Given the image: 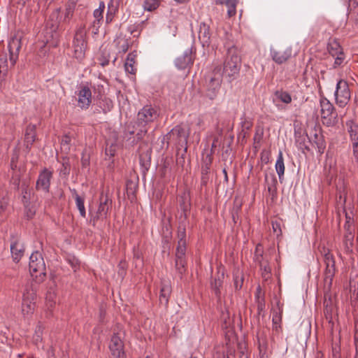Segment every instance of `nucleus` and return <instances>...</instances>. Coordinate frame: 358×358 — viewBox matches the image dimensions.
I'll return each mask as SVG.
<instances>
[{"instance_id":"obj_1","label":"nucleus","mask_w":358,"mask_h":358,"mask_svg":"<svg viewBox=\"0 0 358 358\" xmlns=\"http://www.w3.org/2000/svg\"><path fill=\"white\" fill-rule=\"evenodd\" d=\"M241 67V58L239 50L235 45L228 47L223 70L222 71V75L224 74L228 80L231 82L239 75Z\"/></svg>"},{"instance_id":"obj_2","label":"nucleus","mask_w":358,"mask_h":358,"mask_svg":"<svg viewBox=\"0 0 358 358\" xmlns=\"http://www.w3.org/2000/svg\"><path fill=\"white\" fill-rule=\"evenodd\" d=\"M159 115V110L151 105H146L138 111L136 121L138 126L141 127L136 134L138 138H141L148 132L147 126L157 120Z\"/></svg>"},{"instance_id":"obj_3","label":"nucleus","mask_w":358,"mask_h":358,"mask_svg":"<svg viewBox=\"0 0 358 358\" xmlns=\"http://www.w3.org/2000/svg\"><path fill=\"white\" fill-rule=\"evenodd\" d=\"M222 73L221 66H214L212 72L206 76V96L210 100L215 99L221 87Z\"/></svg>"},{"instance_id":"obj_4","label":"nucleus","mask_w":358,"mask_h":358,"mask_svg":"<svg viewBox=\"0 0 358 358\" xmlns=\"http://www.w3.org/2000/svg\"><path fill=\"white\" fill-rule=\"evenodd\" d=\"M73 56L78 62H82L85 57L87 48V34L85 26H78L75 31L72 41Z\"/></svg>"},{"instance_id":"obj_5","label":"nucleus","mask_w":358,"mask_h":358,"mask_svg":"<svg viewBox=\"0 0 358 358\" xmlns=\"http://www.w3.org/2000/svg\"><path fill=\"white\" fill-rule=\"evenodd\" d=\"M29 272L35 280L41 282L43 281L46 275V267L42 255L38 252H34L29 257Z\"/></svg>"},{"instance_id":"obj_6","label":"nucleus","mask_w":358,"mask_h":358,"mask_svg":"<svg viewBox=\"0 0 358 358\" xmlns=\"http://www.w3.org/2000/svg\"><path fill=\"white\" fill-rule=\"evenodd\" d=\"M36 294L32 287L27 285H26L23 294L21 311L24 318L30 317L34 312L36 306Z\"/></svg>"},{"instance_id":"obj_7","label":"nucleus","mask_w":358,"mask_h":358,"mask_svg":"<svg viewBox=\"0 0 358 358\" xmlns=\"http://www.w3.org/2000/svg\"><path fill=\"white\" fill-rule=\"evenodd\" d=\"M112 208V200L107 196L101 195L99 204L97 210L94 213H91V222L95 226L99 220H103L108 218L110 214V210Z\"/></svg>"},{"instance_id":"obj_8","label":"nucleus","mask_w":358,"mask_h":358,"mask_svg":"<svg viewBox=\"0 0 358 358\" xmlns=\"http://www.w3.org/2000/svg\"><path fill=\"white\" fill-rule=\"evenodd\" d=\"M334 96L336 103L339 107L344 108L348 103L351 92L345 80L341 79L337 82Z\"/></svg>"},{"instance_id":"obj_9","label":"nucleus","mask_w":358,"mask_h":358,"mask_svg":"<svg viewBox=\"0 0 358 358\" xmlns=\"http://www.w3.org/2000/svg\"><path fill=\"white\" fill-rule=\"evenodd\" d=\"M196 56V48L192 45L186 49L184 52L176 58L175 65L179 70L190 69L194 64Z\"/></svg>"},{"instance_id":"obj_10","label":"nucleus","mask_w":358,"mask_h":358,"mask_svg":"<svg viewBox=\"0 0 358 358\" xmlns=\"http://www.w3.org/2000/svg\"><path fill=\"white\" fill-rule=\"evenodd\" d=\"M188 136L189 134L184 127L180 125H177L173 128L164 138L167 141L168 143H174L176 144H180L182 142L186 143Z\"/></svg>"},{"instance_id":"obj_11","label":"nucleus","mask_w":358,"mask_h":358,"mask_svg":"<svg viewBox=\"0 0 358 358\" xmlns=\"http://www.w3.org/2000/svg\"><path fill=\"white\" fill-rule=\"evenodd\" d=\"M321 107V116L324 120V124L331 125L332 124L333 118H335L336 115L335 108L333 104L325 97L320 99Z\"/></svg>"},{"instance_id":"obj_12","label":"nucleus","mask_w":358,"mask_h":358,"mask_svg":"<svg viewBox=\"0 0 358 358\" xmlns=\"http://www.w3.org/2000/svg\"><path fill=\"white\" fill-rule=\"evenodd\" d=\"M52 171L48 169H43L38 174L36 189L38 191H43L45 193H49L50 188V181L52 178Z\"/></svg>"},{"instance_id":"obj_13","label":"nucleus","mask_w":358,"mask_h":358,"mask_svg":"<svg viewBox=\"0 0 358 358\" xmlns=\"http://www.w3.org/2000/svg\"><path fill=\"white\" fill-rule=\"evenodd\" d=\"M109 348L113 358L126 357L123 342L121 338L116 334H114L110 338Z\"/></svg>"},{"instance_id":"obj_14","label":"nucleus","mask_w":358,"mask_h":358,"mask_svg":"<svg viewBox=\"0 0 358 358\" xmlns=\"http://www.w3.org/2000/svg\"><path fill=\"white\" fill-rule=\"evenodd\" d=\"M77 95L78 107L87 109L92 103L91 89L87 85L81 86Z\"/></svg>"},{"instance_id":"obj_15","label":"nucleus","mask_w":358,"mask_h":358,"mask_svg":"<svg viewBox=\"0 0 358 358\" xmlns=\"http://www.w3.org/2000/svg\"><path fill=\"white\" fill-rule=\"evenodd\" d=\"M21 48V41L19 38H12L8 44L9 51V59L12 66H14L18 59L19 52Z\"/></svg>"},{"instance_id":"obj_16","label":"nucleus","mask_w":358,"mask_h":358,"mask_svg":"<svg viewBox=\"0 0 358 358\" xmlns=\"http://www.w3.org/2000/svg\"><path fill=\"white\" fill-rule=\"evenodd\" d=\"M199 39L203 47H208L210 44L212 33L209 24L201 22L199 28Z\"/></svg>"},{"instance_id":"obj_17","label":"nucleus","mask_w":358,"mask_h":358,"mask_svg":"<svg viewBox=\"0 0 358 358\" xmlns=\"http://www.w3.org/2000/svg\"><path fill=\"white\" fill-rule=\"evenodd\" d=\"M346 219L347 221L344 226L346 232L343 238V245L345 252L347 253H350L352 251L354 235L352 234L351 227L349 224V220L350 218L346 216Z\"/></svg>"},{"instance_id":"obj_18","label":"nucleus","mask_w":358,"mask_h":358,"mask_svg":"<svg viewBox=\"0 0 358 358\" xmlns=\"http://www.w3.org/2000/svg\"><path fill=\"white\" fill-rule=\"evenodd\" d=\"M271 55L275 62L281 64L292 57V49L286 48L283 50H271Z\"/></svg>"},{"instance_id":"obj_19","label":"nucleus","mask_w":358,"mask_h":358,"mask_svg":"<svg viewBox=\"0 0 358 358\" xmlns=\"http://www.w3.org/2000/svg\"><path fill=\"white\" fill-rule=\"evenodd\" d=\"M336 273V266H326L324 270V289L327 292H329L332 285L333 278L334 277Z\"/></svg>"},{"instance_id":"obj_20","label":"nucleus","mask_w":358,"mask_h":358,"mask_svg":"<svg viewBox=\"0 0 358 358\" xmlns=\"http://www.w3.org/2000/svg\"><path fill=\"white\" fill-rule=\"evenodd\" d=\"M346 127L352 141V145L358 144V123L352 120H349L346 122Z\"/></svg>"},{"instance_id":"obj_21","label":"nucleus","mask_w":358,"mask_h":358,"mask_svg":"<svg viewBox=\"0 0 358 358\" xmlns=\"http://www.w3.org/2000/svg\"><path fill=\"white\" fill-rule=\"evenodd\" d=\"M96 105L103 113L110 112L113 108V101L103 96L96 98Z\"/></svg>"},{"instance_id":"obj_22","label":"nucleus","mask_w":358,"mask_h":358,"mask_svg":"<svg viewBox=\"0 0 358 358\" xmlns=\"http://www.w3.org/2000/svg\"><path fill=\"white\" fill-rule=\"evenodd\" d=\"M24 246L18 241H14L10 245L12 257L15 262H18L24 254Z\"/></svg>"},{"instance_id":"obj_23","label":"nucleus","mask_w":358,"mask_h":358,"mask_svg":"<svg viewBox=\"0 0 358 358\" xmlns=\"http://www.w3.org/2000/svg\"><path fill=\"white\" fill-rule=\"evenodd\" d=\"M215 3L217 5H225L227 7V15L229 17L236 15L238 0H215Z\"/></svg>"},{"instance_id":"obj_24","label":"nucleus","mask_w":358,"mask_h":358,"mask_svg":"<svg viewBox=\"0 0 358 358\" xmlns=\"http://www.w3.org/2000/svg\"><path fill=\"white\" fill-rule=\"evenodd\" d=\"M118 10V3L115 2L114 0H110L108 3L107 13L106 16V23L110 24Z\"/></svg>"},{"instance_id":"obj_25","label":"nucleus","mask_w":358,"mask_h":358,"mask_svg":"<svg viewBox=\"0 0 358 358\" xmlns=\"http://www.w3.org/2000/svg\"><path fill=\"white\" fill-rule=\"evenodd\" d=\"M171 292V288L170 285L168 282L162 283L159 296V303L161 304L167 306Z\"/></svg>"},{"instance_id":"obj_26","label":"nucleus","mask_w":358,"mask_h":358,"mask_svg":"<svg viewBox=\"0 0 358 358\" xmlns=\"http://www.w3.org/2000/svg\"><path fill=\"white\" fill-rule=\"evenodd\" d=\"M307 138V134H295V144L303 154H306L307 152L310 151V148L306 143Z\"/></svg>"},{"instance_id":"obj_27","label":"nucleus","mask_w":358,"mask_h":358,"mask_svg":"<svg viewBox=\"0 0 358 358\" xmlns=\"http://www.w3.org/2000/svg\"><path fill=\"white\" fill-rule=\"evenodd\" d=\"M73 196L75 199L76 207L79 210L80 215L83 217H85L86 211L85 208V200L84 198L78 194L75 189H71Z\"/></svg>"},{"instance_id":"obj_28","label":"nucleus","mask_w":358,"mask_h":358,"mask_svg":"<svg viewBox=\"0 0 358 358\" xmlns=\"http://www.w3.org/2000/svg\"><path fill=\"white\" fill-rule=\"evenodd\" d=\"M223 278H224L223 273L221 275H220L218 273L215 277V278L210 282V287L217 298L220 297V294H221L220 288L222 285Z\"/></svg>"},{"instance_id":"obj_29","label":"nucleus","mask_w":358,"mask_h":358,"mask_svg":"<svg viewBox=\"0 0 358 358\" xmlns=\"http://www.w3.org/2000/svg\"><path fill=\"white\" fill-rule=\"evenodd\" d=\"M136 57L134 52L129 53L124 64L126 72L131 75H135L136 72V68L134 66Z\"/></svg>"},{"instance_id":"obj_30","label":"nucleus","mask_w":358,"mask_h":358,"mask_svg":"<svg viewBox=\"0 0 358 358\" xmlns=\"http://www.w3.org/2000/svg\"><path fill=\"white\" fill-rule=\"evenodd\" d=\"M234 286L236 290H240L243 284L244 275L243 271L239 268H234L233 271Z\"/></svg>"},{"instance_id":"obj_31","label":"nucleus","mask_w":358,"mask_h":358,"mask_svg":"<svg viewBox=\"0 0 358 358\" xmlns=\"http://www.w3.org/2000/svg\"><path fill=\"white\" fill-rule=\"evenodd\" d=\"M114 43L120 52L125 53L129 48V39L125 36H119L114 40Z\"/></svg>"},{"instance_id":"obj_32","label":"nucleus","mask_w":358,"mask_h":358,"mask_svg":"<svg viewBox=\"0 0 358 358\" xmlns=\"http://www.w3.org/2000/svg\"><path fill=\"white\" fill-rule=\"evenodd\" d=\"M313 141L314 143L316 145L317 152L320 155H322L326 149V143L323 136L315 133L314 134Z\"/></svg>"},{"instance_id":"obj_33","label":"nucleus","mask_w":358,"mask_h":358,"mask_svg":"<svg viewBox=\"0 0 358 358\" xmlns=\"http://www.w3.org/2000/svg\"><path fill=\"white\" fill-rule=\"evenodd\" d=\"M275 167L276 172L278 175L279 180H280L283 178L285 173V164L282 154L281 152H280L278 154Z\"/></svg>"},{"instance_id":"obj_34","label":"nucleus","mask_w":358,"mask_h":358,"mask_svg":"<svg viewBox=\"0 0 358 358\" xmlns=\"http://www.w3.org/2000/svg\"><path fill=\"white\" fill-rule=\"evenodd\" d=\"M274 95L278 100L284 103L288 104L292 102V96L286 91L277 90L275 92Z\"/></svg>"},{"instance_id":"obj_35","label":"nucleus","mask_w":358,"mask_h":358,"mask_svg":"<svg viewBox=\"0 0 358 358\" xmlns=\"http://www.w3.org/2000/svg\"><path fill=\"white\" fill-rule=\"evenodd\" d=\"M266 259L264 257L263 247L261 244L256 246L255 252L254 254V261L259 266L265 262Z\"/></svg>"},{"instance_id":"obj_36","label":"nucleus","mask_w":358,"mask_h":358,"mask_svg":"<svg viewBox=\"0 0 358 358\" xmlns=\"http://www.w3.org/2000/svg\"><path fill=\"white\" fill-rule=\"evenodd\" d=\"M105 10V3L103 1H101L99 3V8L95 9L93 12L94 20L97 22H103V12Z\"/></svg>"},{"instance_id":"obj_37","label":"nucleus","mask_w":358,"mask_h":358,"mask_svg":"<svg viewBox=\"0 0 358 358\" xmlns=\"http://www.w3.org/2000/svg\"><path fill=\"white\" fill-rule=\"evenodd\" d=\"M180 208L181 210L183 212L184 214V218L186 219L187 217V212L189 209V202L187 195L184 194L180 197Z\"/></svg>"},{"instance_id":"obj_38","label":"nucleus","mask_w":358,"mask_h":358,"mask_svg":"<svg viewBox=\"0 0 358 358\" xmlns=\"http://www.w3.org/2000/svg\"><path fill=\"white\" fill-rule=\"evenodd\" d=\"M35 140L36 133L34 127H28L25 134V143H27V147L29 148V146L31 145Z\"/></svg>"},{"instance_id":"obj_39","label":"nucleus","mask_w":358,"mask_h":358,"mask_svg":"<svg viewBox=\"0 0 358 358\" xmlns=\"http://www.w3.org/2000/svg\"><path fill=\"white\" fill-rule=\"evenodd\" d=\"M328 50L332 57H335L340 53H343L342 48L336 41H333L329 43Z\"/></svg>"},{"instance_id":"obj_40","label":"nucleus","mask_w":358,"mask_h":358,"mask_svg":"<svg viewBox=\"0 0 358 358\" xmlns=\"http://www.w3.org/2000/svg\"><path fill=\"white\" fill-rule=\"evenodd\" d=\"M176 268L180 274H182L185 271V257L176 256Z\"/></svg>"},{"instance_id":"obj_41","label":"nucleus","mask_w":358,"mask_h":358,"mask_svg":"<svg viewBox=\"0 0 358 358\" xmlns=\"http://www.w3.org/2000/svg\"><path fill=\"white\" fill-rule=\"evenodd\" d=\"M56 293L54 290H48L46 293L45 301L48 308H52L56 303Z\"/></svg>"},{"instance_id":"obj_42","label":"nucleus","mask_w":358,"mask_h":358,"mask_svg":"<svg viewBox=\"0 0 358 358\" xmlns=\"http://www.w3.org/2000/svg\"><path fill=\"white\" fill-rule=\"evenodd\" d=\"M99 64L102 66L108 65L110 62V52L106 49L101 51V55L98 58Z\"/></svg>"},{"instance_id":"obj_43","label":"nucleus","mask_w":358,"mask_h":358,"mask_svg":"<svg viewBox=\"0 0 358 358\" xmlns=\"http://www.w3.org/2000/svg\"><path fill=\"white\" fill-rule=\"evenodd\" d=\"M323 254H324V262L326 265V266H335V260L334 258V256L330 252L324 248L323 250Z\"/></svg>"},{"instance_id":"obj_44","label":"nucleus","mask_w":358,"mask_h":358,"mask_svg":"<svg viewBox=\"0 0 358 358\" xmlns=\"http://www.w3.org/2000/svg\"><path fill=\"white\" fill-rule=\"evenodd\" d=\"M159 0H145L143 8L145 10L152 11L159 6Z\"/></svg>"},{"instance_id":"obj_45","label":"nucleus","mask_w":358,"mask_h":358,"mask_svg":"<svg viewBox=\"0 0 358 358\" xmlns=\"http://www.w3.org/2000/svg\"><path fill=\"white\" fill-rule=\"evenodd\" d=\"M8 61L6 57L0 58V79L6 76L8 72Z\"/></svg>"},{"instance_id":"obj_46","label":"nucleus","mask_w":358,"mask_h":358,"mask_svg":"<svg viewBox=\"0 0 358 358\" xmlns=\"http://www.w3.org/2000/svg\"><path fill=\"white\" fill-rule=\"evenodd\" d=\"M127 31L133 35L134 37H138L141 31V25L140 24H130L127 27Z\"/></svg>"},{"instance_id":"obj_47","label":"nucleus","mask_w":358,"mask_h":358,"mask_svg":"<svg viewBox=\"0 0 358 358\" xmlns=\"http://www.w3.org/2000/svg\"><path fill=\"white\" fill-rule=\"evenodd\" d=\"M186 241H178L176 256L185 257Z\"/></svg>"},{"instance_id":"obj_48","label":"nucleus","mask_w":358,"mask_h":358,"mask_svg":"<svg viewBox=\"0 0 358 358\" xmlns=\"http://www.w3.org/2000/svg\"><path fill=\"white\" fill-rule=\"evenodd\" d=\"M74 8V5H69L66 8L63 20L64 22H69L70 20L73 17Z\"/></svg>"},{"instance_id":"obj_49","label":"nucleus","mask_w":358,"mask_h":358,"mask_svg":"<svg viewBox=\"0 0 358 358\" xmlns=\"http://www.w3.org/2000/svg\"><path fill=\"white\" fill-rule=\"evenodd\" d=\"M30 194L31 192L27 189V187H22V201L24 206H28L30 203Z\"/></svg>"},{"instance_id":"obj_50","label":"nucleus","mask_w":358,"mask_h":358,"mask_svg":"<svg viewBox=\"0 0 358 358\" xmlns=\"http://www.w3.org/2000/svg\"><path fill=\"white\" fill-rule=\"evenodd\" d=\"M93 90L94 94L96 95V98L103 96L105 94V87L104 85L101 83H96L93 85Z\"/></svg>"},{"instance_id":"obj_51","label":"nucleus","mask_w":358,"mask_h":358,"mask_svg":"<svg viewBox=\"0 0 358 358\" xmlns=\"http://www.w3.org/2000/svg\"><path fill=\"white\" fill-rule=\"evenodd\" d=\"M102 22L93 20L89 27V30L92 31L93 36H96L99 34V28L101 27Z\"/></svg>"},{"instance_id":"obj_52","label":"nucleus","mask_w":358,"mask_h":358,"mask_svg":"<svg viewBox=\"0 0 358 358\" xmlns=\"http://www.w3.org/2000/svg\"><path fill=\"white\" fill-rule=\"evenodd\" d=\"M259 266L262 271L263 277L268 278L271 271L268 260H266L264 263L260 264Z\"/></svg>"},{"instance_id":"obj_53","label":"nucleus","mask_w":358,"mask_h":358,"mask_svg":"<svg viewBox=\"0 0 358 358\" xmlns=\"http://www.w3.org/2000/svg\"><path fill=\"white\" fill-rule=\"evenodd\" d=\"M116 153V145L114 144L106 145V149H105V155L106 156L108 157L109 158H111L115 156Z\"/></svg>"},{"instance_id":"obj_54","label":"nucleus","mask_w":358,"mask_h":358,"mask_svg":"<svg viewBox=\"0 0 358 358\" xmlns=\"http://www.w3.org/2000/svg\"><path fill=\"white\" fill-rule=\"evenodd\" d=\"M271 224L273 233L276 235L277 237L280 236L282 234L280 222L278 220H274L272 221Z\"/></svg>"},{"instance_id":"obj_55","label":"nucleus","mask_w":358,"mask_h":358,"mask_svg":"<svg viewBox=\"0 0 358 358\" xmlns=\"http://www.w3.org/2000/svg\"><path fill=\"white\" fill-rule=\"evenodd\" d=\"M352 162L358 166V144L352 145Z\"/></svg>"},{"instance_id":"obj_56","label":"nucleus","mask_w":358,"mask_h":358,"mask_svg":"<svg viewBox=\"0 0 358 358\" xmlns=\"http://www.w3.org/2000/svg\"><path fill=\"white\" fill-rule=\"evenodd\" d=\"M335 58L334 59V68H337L338 66H339L343 62L344 60V54L343 53H340L339 55L334 57Z\"/></svg>"},{"instance_id":"obj_57","label":"nucleus","mask_w":358,"mask_h":358,"mask_svg":"<svg viewBox=\"0 0 358 358\" xmlns=\"http://www.w3.org/2000/svg\"><path fill=\"white\" fill-rule=\"evenodd\" d=\"M185 237H186L185 227L180 226L178 227V241H186Z\"/></svg>"},{"instance_id":"obj_58","label":"nucleus","mask_w":358,"mask_h":358,"mask_svg":"<svg viewBox=\"0 0 358 358\" xmlns=\"http://www.w3.org/2000/svg\"><path fill=\"white\" fill-rule=\"evenodd\" d=\"M272 322L275 328H277L278 324L281 322V315L280 313L275 312L273 314Z\"/></svg>"},{"instance_id":"obj_59","label":"nucleus","mask_w":358,"mask_h":358,"mask_svg":"<svg viewBox=\"0 0 358 358\" xmlns=\"http://www.w3.org/2000/svg\"><path fill=\"white\" fill-rule=\"evenodd\" d=\"M70 142H71V138L69 136L66 135L62 138V141H61V145L62 147H66L65 150H69V145Z\"/></svg>"},{"instance_id":"obj_60","label":"nucleus","mask_w":358,"mask_h":358,"mask_svg":"<svg viewBox=\"0 0 358 358\" xmlns=\"http://www.w3.org/2000/svg\"><path fill=\"white\" fill-rule=\"evenodd\" d=\"M212 151H210L209 153H207L206 157L203 158V164H207V166H211V164L213 162V157H212Z\"/></svg>"},{"instance_id":"obj_61","label":"nucleus","mask_w":358,"mask_h":358,"mask_svg":"<svg viewBox=\"0 0 358 358\" xmlns=\"http://www.w3.org/2000/svg\"><path fill=\"white\" fill-rule=\"evenodd\" d=\"M68 261H69V264L71 265V266L74 268V270H76L78 267L79 261L76 257H69L68 259Z\"/></svg>"},{"instance_id":"obj_62","label":"nucleus","mask_w":358,"mask_h":358,"mask_svg":"<svg viewBox=\"0 0 358 358\" xmlns=\"http://www.w3.org/2000/svg\"><path fill=\"white\" fill-rule=\"evenodd\" d=\"M82 166L86 168L90 165V157L83 155L81 159Z\"/></svg>"},{"instance_id":"obj_63","label":"nucleus","mask_w":358,"mask_h":358,"mask_svg":"<svg viewBox=\"0 0 358 358\" xmlns=\"http://www.w3.org/2000/svg\"><path fill=\"white\" fill-rule=\"evenodd\" d=\"M210 169V166H207V164H203L201 167V173L203 175L202 179H204V176L208 175Z\"/></svg>"},{"instance_id":"obj_64","label":"nucleus","mask_w":358,"mask_h":358,"mask_svg":"<svg viewBox=\"0 0 358 358\" xmlns=\"http://www.w3.org/2000/svg\"><path fill=\"white\" fill-rule=\"evenodd\" d=\"M242 127L245 129H250L252 125V122L250 120L245 119L241 122Z\"/></svg>"}]
</instances>
